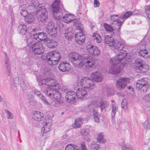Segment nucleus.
I'll return each mask as SVG.
<instances>
[{
    "label": "nucleus",
    "instance_id": "18",
    "mask_svg": "<svg viewBox=\"0 0 150 150\" xmlns=\"http://www.w3.org/2000/svg\"><path fill=\"white\" fill-rule=\"evenodd\" d=\"M90 76L93 80L98 82H101L103 79L102 74L98 71H96L92 73Z\"/></svg>",
    "mask_w": 150,
    "mask_h": 150
},
{
    "label": "nucleus",
    "instance_id": "21",
    "mask_svg": "<svg viewBox=\"0 0 150 150\" xmlns=\"http://www.w3.org/2000/svg\"><path fill=\"white\" fill-rule=\"evenodd\" d=\"M58 68L61 71L67 72L70 69L71 66L68 62H63L59 64Z\"/></svg>",
    "mask_w": 150,
    "mask_h": 150
},
{
    "label": "nucleus",
    "instance_id": "47",
    "mask_svg": "<svg viewBox=\"0 0 150 150\" xmlns=\"http://www.w3.org/2000/svg\"><path fill=\"white\" fill-rule=\"evenodd\" d=\"M122 148V150H132L131 146L125 144H123Z\"/></svg>",
    "mask_w": 150,
    "mask_h": 150
},
{
    "label": "nucleus",
    "instance_id": "17",
    "mask_svg": "<svg viewBox=\"0 0 150 150\" xmlns=\"http://www.w3.org/2000/svg\"><path fill=\"white\" fill-rule=\"evenodd\" d=\"M75 40L76 42L79 44L82 45L85 40V37L83 35V33L81 30L76 33L75 36Z\"/></svg>",
    "mask_w": 150,
    "mask_h": 150
},
{
    "label": "nucleus",
    "instance_id": "6",
    "mask_svg": "<svg viewBox=\"0 0 150 150\" xmlns=\"http://www.w3.org/2000/svg\"><path fill=\"white\" fill-rule=\"evenodd\" d=\"M133 13L131 11H128L122 16H121L118 19V15H111L110 16V21L111 23L116 25V29L117 30L120 29V26L123 23L124 20L120 21L119 19H126L129 17Z\"/></svg>",
    "mask_w": 150,
    "mask_h": 150
},
{
    "label": "nucleus",
    "instance_id": "35",
    "mask_svg": "<svg viewBox=\"0 0 150 150\" xmlns=\"http://www.w3.org/2000/svg\"><path fill=\"white\" fill-rule=\"evenodd\" d=\"M18 28L20 33L23 35L26 33L27 29L26 26L23 24L19 25Z\"/></svg>",
    "mask_w": 150,
    "mask_h": 150
},
{
    "label": "nucleus",
    "instance_id": "11",
    "mask_svg": "<svg viewBox=\"0 0 150 150\" xmlns=\"http://www.w3.org/2000/svg\"><path fill=\"white\" fill-rule=\"evenodd\" d=\"M129 82L130 79L129 78H121L116 81L115 84L116 88L119 91L124 89Z\"/></svg>",
    "mask_w": 150,
    "mask_h": 150
},
{
    "label": "nucleus",
    "instance_id": "22",
    "mask_svg": "<svg viewBox=\"0 0 150 150\" xmlns=\"http://www.w3.org/2000/svg\"><path fill=\"white\" fill-rule=\"evenodd\" d=\"M64 36L67 40H71L74 34L72 32V29L71 28H66L64 33Z\"/></svg>",
    "mask_w": 150,
    "mask_h": 150
},
{
    "label": "nucleus",
    "instance_id": "42",
    "mask_svg": "<svg viewBox=\"0 0 150 150\" xmlns=\"http://www.w3.org/2000/svg\"><path fill=\"white\" fill-rule=\"evenodd\" d=\"M41 87L42 88L43 91L46 94H47L48 96L50 97L53 96L52 93H51V92H49V91L50 90V88H48V89L47 88H44V87H43V86H41Z\"/></svg>",
    "mask_w": 150,
    "mask_h": 150
},
{
    "label": "nucleus",
    "instance_id": "49",
    "mask_svg": "<svg viewBox=\"0 0 150 150\" xmlns=\"http://www.w3.org/2000/svg\"><path fill=\"white\" fill-rule=\"evenodd\" d=\"M5 112L7 114V118L8 119H12L13 118V115L11 112L8 110H6Z\"/></svg>",
    "mask_w": 150,
    "mask_h": 150
},
{
    "label": "nucleus",
    "instance_id": "3",
    "mask_svg": "<svg viewBox=\"0 0 150 150\" xmlns=\"http://www.w3.org/2000/svg\"><path fill=\"white\" fill-rule=\"evenodd\" d=\"M32 6L36 8V15L38 19L42 22L45 21L48 18V14L45 7V4L40 3L38 0H35L33 2Z\"/></svg>",
    "mask_w": 150,
    "mask_h": 150
},
{
    "label": "nucleus",
    "instance_id": "28",
    "mask_svg": "<svg viewBox=\"0 0 150 150\" xmlns=\"http://www.w3.org/2000/svg\"><path fill=\"white\" fill-rule=\"evenodd\" d=\"M105 42L109 46H114L115 42L113 38L108 35L105 37Z\"/></svg>",
    "mask_w": 150,
    "mask_h": 150
},
{
    "label": "nucleus",
    "instance_id": "63",
    "mask_svg": "<svg viewBox=\"0 0 150 150\" xmlns=\"http://www.w3.org/2000/svg\"><path fill=\"white\" fill-rule=\"evenodd\" d=\"M2 98L1 97V96L0 95V102H2Z\"/></svg>",
    "mask_w": 150,
    "mask_h": 150
},
{
    "label": "nucleus",
    "instance_id": "51",
    "mask_svg": "<svg viewBox=\"0 0 150 150\" xmlns=\"http://www.w3.org/2000/svg\"><path fill=\"white\" fill-rule=\"evenodd\" d=\"M91 148L93 149L96 150L100 148V147L98 144H92L91 145Z\"/></svg>",
    "mask_w": 150,
    "mask_h": 150
},
{
    "label": "nucleus",
    "instance_id": "29",
    "mask_svg": "<svg viewBox=\"0 0 150 150\" xmlns=\"http://www.w3.org/2000/svg\"><path fill=\"white\" fill-rule=\"evenodd\" d=\"M43 126L41 132H43V134L45 133L46 134L49 131L50 129L51 123L50 122L44 121L43 123Z\"/></svg>",
    "mask_w": 150,
    "mask_h": 150
},
{
    "label": "nucleus",
    "instance_id": "48",
    "mask_svg": "<svg viewBox=\"0 0 150 150\" xmlns=\"http://www.w3.org/2000/svg\"><path fill=\"white\" fill-rule=\"evenodd\" d=\"M145 13L147 15V17L150 20V5L146 7L145 10Z\"/></svg>",
    "mask_w": 150,
    "mask_h": 150
},
{
    "label": "nucleus",
    "instance_id": "30",
    "mask_svg": "<svg viewBox=\"0 0 150 150\" xmlns=\"http://www.w3.org/2000/svg\"><path fill=\"white\" fill-rule=\"evenodd\" d=\"M139 54L140 56L145 58H150V52H149L146 49H140L139 52Z\"/></svg>",
    "mask_w": 150,
    "mask_h": 150
},
{
    "label": "nucleus",
    "instance_id": "50",
    "mask_svg": "<svg viewBox=\"0 0 150 150\" xmlns=\"http://www.w3.org/2000/svg\"><path fill=\"white\" fill-rule=\"evenodd\" d=\"M144 128L146 129H150V124L148 121H145L144 124Z\"/></svg>",
    "mask_w": 150,
    "mask_h": 150
},
{
    "label": "nucleus",
    "instance_id": "34",
    "mask_svg": "<svg viewBox=\"0 0 150 150\" xmlns=\"http://www.w3.org/2000/svg\"><path fill=\"white\" fill-rule=\"evenodd\" d=\"M60 89L58 88L52 90L53 97L56 99L60 98L61 97V95L60 93Z\"/></svg>",
    "mask_w": 150,
    "mask_h": 150
},
{
    "label": "nucleus",
    "instance_id": "16",
    "mask_svg": "<svg viewBox=\"0 0 150 150\" xmlns=\"http://www.w3.org/2000/svg\"><path fill=\"white\" fill-rule=\"evenodd\" d=\"M75 90L77 91L76 92L77 98L81 99H85L87 96L86 91L84 89L76 88Z\"/></svg>",
    "mask_w": 150,
    "mask_h": 150
},
{
    "label": "nucleus",
    "instance_id": "59",
    "mask_svg": "<svg viewBox=\"0 0 150 150\" xmlns=\"http://www.w3.org/2000/svg\"><path fill=\"white\" fill-rule=\"evenodd\" d=\"M60 89L63 92H65L67 90V86H63L62 87L60 86Z\"/></svg>",
    "mask_w": 150,
    "mask_h": 150
},
{
    "label": "nucleus",
    "instance_id": "38",
    "mask_svg": "<svg viewBox=\"0 0 150 150\" xmlns=\"http://www.w3.org/2000/svg\"><path fill=\"white\" fill-rule=\"evenodd\" d=\"M25 21L28 23H30L33 22L34 21V18L33 15L30 14L29 13L28 15L25 18Z\"/></svg>",
    "mask_w": 150,
    "mask_h": 150
},
{
    "label": "nucleus",
    "instance_id": "54",
    "mask_svg": "<svg viewBox=\"0 0 150 150\" xmlns=\"http://www.w3.org/2000/svg\"><path fill=\"white\" fill-rule=\"evenodd\" d=\"M49 103V105H47L50 106V107L53 108L54 107H56L57 106V104L56 102L54 101H52L51 103Z\"/></svg>",
    "mask_w": 150,
    "mask_h": 150
},
{
    "label": "nucleus",
    "instance_id": "33",
    "mask_svg": "<svg viewBox=\"0 0 150 150\" xmlns=\"http://www.w3.org/2000/svg\"><path fill=\"white\" fill-rule=\"evenodd\" d=\"M112 121H114L115 120V114L117 110L118 107L116 104L115 103H112Z\"/></svg>",
    "mask_w": 150,
    "mask_h": 150
},
{
    "label": "nucleus",
    "instance_id": "32",
    "mask_svg": "<svg viewBox=\"0 0 150 150\" xmlns=\"http://www.w3.org/2000/svg\"><path fill=\"white\" fill-rule=\"evenodd\" d=\"M52 11L60 9L62 8V6H63L62 5H60L59 0H55L52 3Z\"/></svg>",
    "mask_w": 150,
    "mask_h": 150
},
{
    "label": "nucleus",
    "instance_id": "55",
    "mask_svg": "<svg viewBox=\"0 0 150 150\" xmlns=\"http://www.w3.org/2000/svg\"><path fill=\"white\" fill-rule=\"evenodd\" d=\"M93 118L95 122L98 123L99 122L100 119L99 116V115L97 116L96 115L94 116V117H93Z\"/></svg>",
    "mask_w": 150,
    "mask_h": 150
},
{
    "label": "nucleus",
    "instance_id": "19",
    "mask_svg": "<svg viewBox=\"0 0 150 150\" xmlns=\"http://www.w3.org/2000/svg\"><path fill=\"white\" fill-rule=\"evenodd\" d=\"M94 105L97 108H100L101 110L102 111L103 109H105L108 106L109 103L107 102L102 100L100 101H96Z\"/></svg>",
    "mask_w": 150,
    "mask_h": 150
},
{
    "label": "nucleus",
    "instance_id": "4",
    "mask_svg": "<svg viewBox=\"0 0 150 150\" xmlns=\"http://www.w3.org/2000/svg\"><path fill=\"white\" fill-rule=\"evenodd\" d=\"M40 76L39 80H41V82L39 83V85L43 86V87L48 89L51 88V90L60 89V85L55 79L51 77H47L42 79L41 75Z\"/></svg>",
    "mask_w": 150,
    "mask_h": 150
},
{
    "label": "nucleus",
    "instance_id": "10",
    "mask_svg": "<svg viewBox=\"0 0 150 150\" xmlns=\"http://www.w3.org/2000/svg\"><path fill=\"white\" fill-rule=\"evenodd\" d=\"M143 62L140 59H137L135 61L134 65L137 72L144 73L149 70V66L144 64Z\"/></svg>",
    "mask_w": 150,
    "mask_h": 150
},
{
    "label": "nucleus",
    "instance_id": "45",
    "mask_svg": "<svg viewBox=\"0 0 150 150\" xmlns=\"http://www.w3.org/2000/svg\"><path fill=\"white\" fill-rule=\"evenodd\" d=\"M127 101L126 99H124L123 100L121 103V107L123 108H127Z\"/></svg>",
    "mask_w": 150,
    "mask_h": 150
},
{
    "label": "nucleus",
    "instance_id": "14",
    "mask_svg": "<svg viewBox=\"0 0 150 150\" xmlns=\"http://www.w3.org/2000/svg\"><path fill=\"white\" fill-rule=\"evenodd\" d=\"M76 94L73 91H70L67 93L65 96L66 101L70 103H72L75 100Z\"/></svg>",
    "mask_w": 150,
    "mask_h": 150
},
{
    "label": "nucleus",
    "instance_id": "20",
    "mask_svg": "<svg viewBox=\"0 0 150 150\" xmlns=\"http://www.w3.org/2000/svg\"><path fill=\"white\" fill-rule=\"evenodd\" d=\"M46 30L47 32L52 35L57 32V27L55 26L54 23L52 22H49L47 25Z\"/></svg>",
    "mask_w": 150,
    "mask_h": 150
},
{
    "label": "nucleus",
    "instance_id": "25",
    "mask_svg": "<svg viewBox=\"0 0 150 150\" xmlns=\"http://www.w3.org/2000/svg\"><path fill=\"white\" fill-rule=\"evenodd\" d=\"M80 132L83 139L86 141L89 142L90 141L91 136L86 129H81Z\"/></svg>",
    "mask_w": 150,
    "mask_h": 150
},
{
    "label": "nucleus",
    "instance_id": "56",
    "mask_svg": "<svg viewBox=\"0 0 150 150\" xmlns=\"http://www.w3.org/2000/svg\"><path fill=\"white\" fill-rule=\"evenodd\" d=\"M57 102L59 104H62L64 102V99L63 98H60L57 99Z\"/></svg>",
    "mask_w": 150,
    "mask_h": 150
},
{
    "label": "nucleus",
    "instance_id": "13",
    "mask_svg": "<svg viewBox=\"0 0 150 150\" xmlns=\"http://www.w3.org/2000/svg\"><path fill=\"white\" fill-rule=\"evenodd\" d=\"M5 57L4 58V62L6 67V73L8 76H10L11 74V66L9 57L6 52H4Z\"/></svg>",
    "mask_w": 150,
    "mask_h": 150
},
{
    "label": "nucleus",
    "instance_id": "43",
    "mask_svg": "<svg viewBox=\"0 0 150 150\" xmlns=\"http://www.w3.org/2000/svg\"><path fill=\"white\" fill-rule=\"evenodd\" d=\"M104 27L105 30L107 31L111 32L113 30V29L112 27L107 23L104 24Z\"/></svg>",
    "mask_w": 150,
    "mask_h": 150
},
{
    "label": "nucleus",
    "instance_id": "53",
    "mask_svg": "<svg viewBox=\"0 0 150 150\" xmlns=\"http://www.w3.org/2000/svg\"><path fill=\"white\" fill-rule=\"evenodd\" d=\"M143 99L146 102H150V93L144 96Z\"/></svg>",
    "mask_w": 150,
    "mask_h": 150
},
{
    "label": "nucleus",
    "instance_id": "9",
    "mask_svg": "<svg viewBox=\"0 0 150 150\" xmlns=\"http://www.w3.org/2000/svg\"><path fill=\"white\" fill-rule=\"evenodd\" d=\"M149 80L146 78H144L138 80L136 83L137 88L143 92H146L149 86Z\"/></svg>",
    "mask_w": 150,
    "mask_h": 150
},
{
    "label": "nucleus",
    "instance_id": "26",
    "mask_svg": "<svg viewBox=\"0 0 150 150\" xmlns=\"http://www.w3.org/2000/svg\"><path fill=\"white\" fill-rule=\"evenodd\" d=\"M43 115L42 112L36 111L33 113L32 117L34 120L37 121H40L43 119Z\"/></svg>",
    "mask_w": 150,
    "mask_h": 150
},
{
    "label": "nucleus",
    "instance_id": "1",
    "mask_svg": "<svg viewBox=\"0 0 150 150\" xmlns=\"http://www.w3.org/2000/svg\"><path fill=\"white\" fill-rule=\"evenodd\" d=\"M68 57L69 60L74 66L80 68H93L97 65L96 61L93 60L92 57L88 55L82 57L77 53L72 52Z\"/></svg>",
    "mask_w": 150,
    "mask_h": 150
},
{
    "label": "nucleus",
    "instance_id": "5",
    "mask_svg": "<svg viewBox=\"0 0 150 150\" xmlns=\"http://www.w3.org/2000/svg\"><path fill=\"white\" fill-rule=\"evenodd\" d=\"M27 46L31 48L34 53L37 55H40L43 52L42 44L40 42H35L31 38L27 39Z\"/></svg>",
    "mask_w": 150,
    "mask_h": 150
},
{
    "label": "nucleus",
    "instance_id": "40",
    "mask_svg": "<svg viewBox=\"0 0 150 150\" xmlns=\"http://www.w3.org/2000/svg\"><path fill=\"white\" fill-rule=\"evenodd\" d=\"M65 150H79L78 147L71 144H68L65 148Z\"/></svg>",
    "mask_w": 150,
    "mask_h": 150
},
{
    "label": "nucleus",
    "instance_id": "15",
    "mask_svg": "<svg viewBox=\"0 0 150 150\" xmlns=\"http://www.w3.org/2000/svg\"><path fill=\"white\" fill-rule=\"evenodd\" d=\"M32 40L33 41L36 40L38 41V42H40V41H41L46 42L47 40H48V39L47 38V35L45 33L41 32L34 34L33 39Z\"/></svg>",
    "mask_w": 150,
    "mask_h": 150
},
{
    "label": "nucleus",
    "instance_id": "12",
    "mask_svg": "<svg viewBox=\"0 0 150 150\" xmlns=\"http://www.w3.org/2000/svg\"><path fill=\"white\" fill-rule=\"evenodd\" d=\"M86 47L87 50L92 55L98 56L100 53V51L98 48L92 45H88Z\"/></svg>",
    "mask_w": 150,
    "mask_h": 150
},
{
    "label": "nucleus",
    "instance_id": "37",
    "mask_svg": "<svg viewBox=\"0 0 150 150\" xmlns=\"http://www.w3.org/2000/svg\"><path fill=\"white\" fill-rule=\"evenodd\" d=\"M98 141L100 143L103 144L106 142V140L104 138L103 133L99 134L97 137Z\"/></svg>",
    "mask_w": 150,
    "mask_h": 150
},
{
    "label": "nucleus",
    "instance_id": "2",
    "mask_svg": "<svg viewBox=\"0 0 150 150\" xmlns=\"http://www.w3.org/2000/svg\"><path fill=\"white\" fill-rule=\"evenodd\" d=\"M127 54L126 51H120L114 57L111 59L110 62L112 66L109 69V73L117 74L122 70L126 63L124 62L123 64L122 61L126 56Z\"/></svg>",
    "mask_w": 150,
    "mask_h": 150
},
{
    "label": "nucleus",
    "instance_id": "23",
    "mask_svg": "<svg viewBox=\"0 0 150 150\" xmlns=\"http://www.w3.org/2000/svg\"><path fill=\"white\" fill-rule=\"evenodd\" d=\"M64 9L61 8L55 11H52L53 17L57 20H60L62 19Z\"/></svg>",
    "mask_w": 150,
    "mask_h": 150
},
{
    "label": "nucleus",
    "instance_id": "46",
    "mask_svg": "<svg viewBox=\"0 0 150 150\" xmlns=\"http://www.w3.org/2000/svg\"><path fill=\"white\" fill-rule=\"evenodd\" d=\"M20 13L21 15L23 16L25 18L28 15L27 11L25 9H22L20 11Z\"/></svg>",
    "mask_w": 150,
    "mask_h": 150
},
{
    "label": "nucleus",
    "instance_id": "61",
    "mask_svg": "<svg viewBox=\"0 0 150 150\" xmlns=\"http://www.w3.org/2000/svg\"><path fill=\"white\" fill-rule=\"evenodd\" d=\"M21 86L22 87H23L24 88H26V84L24 83V82H23V84H21Z\"/></svg>",
    "mask_w": 150,
    "mask_h": 150
},
{
    "label": "nucleus",
    "instance_id": "58",
    "mask_svg": "<svg viewBox=\"0 0 150 150\" xmlns=\"http://www.w3.org/2000/svg\"><path fill=\"white\" fill-rule=\"evenodd\" d=\"M93 117L96 116H96L98 115V110L96 109L93 110Z\"/></svg>",
    "mask_w": 150,
    "mask_h": 150
},
{
    "label": "nucleus",
    "instance_id": "36",
    "mask_svg": "<svg viewBox=\"0 0 150 150\" xmlns=\"http://www.w3.org/2000/svg\"><path fill=\"white\" fill-rule=\"evenodd\" d=\"M82 124V118H79L75 120V122L73 125V127L79 128Z\"/></svg>",
    "mask_w": 150,
    "mask_h": 150
},
{
    "label": "nucleus",
    "instance_id": "60",
    "mask_svg": "<svg viewBox=\"0 0 150 150\" xmlns=\"http://www.w3.org/2000/svg\"><path fill=\"white\" fill-rule=\"evenodd\" d=\"M73 22H74V24L73 25H75L76 26H78L79 25V22L78 21H77L76 20H75V18L74 19V20H73Z\"/></svg>",
    "mask_w": 150,
    "mask_h": 150
},
{
    "label": "nucleus",
    "instance_id": "64",
    "mask_svg": "<svg viewBox=\"0 0 150 150\" xmlns=\"http://www.w3.org/2000/svg\"><path fill=\"white\" fill-rule=\"evenodd\" d=\"M22 77L23 78L22 80L23 81L24 80V78H25V76H24L23 75Z\"/></svg>",
    "mask_w": 150,
    "mask_h": 150
},
{
    "label": "nucleus",
    "instance_id": "52",
    "mask_svg": "<svg viewBox=\"0 0 150 150\" xmlns=\"http://www.w3.org/2000/svg\"><path fill=\"white\" fill-rule=\"evenodd\" d=\"M81 150H87L86 147L85 143L83 141H82L81 143Z\"/></svg>",
    "mask_w": 150,
    "mask_h": 150
},
{
    "label": "nucleus",
    "instance_id": "27",
    "mask_svg": "<svg viewBox=\"0 0 150 150\" xmlns=\"http://www.w3.org/2000/svg\"><path fill=\"white\" fill-rule=\"evenodd\" d=\"M75 18L74 15L70 14H67L63 16L62 20L66 23H69L73 21Z\"/></svg>",
    "mask_w": 150,
    "mask_h": 150
},
{
    "label": "nucleus",
    "instance_id": "62",
    "mask_svg": "<svg viewBox=\"0 0 150 150\" xmlns=\"http://www.w3.org/2000/svg\"><path fill=\"white\" fill-rule=\"evenodd\" d=\"M99 16H100V17H102L103 16V13L102 11L99 12Z\"/></svg>",
    "mask_w": 150,
    "mask_h": 150
},
{
    "label": "nucleus",
    "instance_id": "39",
    "mask_svg": "<svg viewBox=\"0 0 150 150\" xmlns=\"http://www.w3.org/2000/svg\"><path fill=\"white\" fill-rule=\"evenodd\" d=\"M93 38L95 42H96L97 43H100L102 40L100 36L98 34L96 33L93 34Z\"/></svg>",
    "mask_w": 150,
    "mask_h": 150
},
{
    "label": "nucleus",
    "instance_id": "41",
    "mask_svg": "<svg viewBox=\"0 0 150 150\" xmlns=\"http://www.w3.org/2000/svg\"><path fill=\"white\" fill-rule=\"evenodd\" d=\"M47 42L48 44V45L50 47L54 48L57 45V43L54 41V40L48 39L47 40Z\"/></svg>",
    "mask_w": 150,
    "mask_h": 150
},
{
    "label": "nucleus",
    "instance_id": "57",
    "mask_svg": "<svg viewBox=\"0 0 150 150\" xmlns=\"http://www.w3.org/2000/svg\"><path fill=\"white\" fill-rule=\"evenodd\" d=\"M94 4L95 7H98L100 5L99 1L98 0H94Z\"/></svg>",
    "mask_w": 150,
    "mask_h": 150
},
{
    "label": "nucleus",
    "instance_id": "31",
    "mask_svg": "<svg viewBox=\"0 0 150 150\" xmlns=\"http://www.w3.org/2000/svg\"><path fill=\"white\" fill-rule=\"evenodd\" d=\"M125 43L123 41H118L115 42L113 47L116 49L119 50H123L122 49L125 47Z\"/></svg>",
    "mask_w": 150,
    "mask_h": 150
},
{
    "label": "nucleus",
    "instance_id": "8",
    "mask_svg": "<svg viewBox=\"0 0 150 150\" xmlns=\"http://www.w3.org/2000/svg\"><path fill=\"white\" fill-rule=\"evenodd\" d=\"M77 84L78 86L80 85L83 88L91 90L95 86V82L93 80L89 77H84L80 81V83Z\"/></svg>",
    "mask_w": 150,
    "mask_h": 150
},
{
    "label": "nucleus",
    "instance_id": "24",
    "mask_svg": "<svg viewBox=\"0 0 150 150\" xmlns=\"http://www.w3.org/2000/svg\"><path fill=\"white\" fill-rule=\"evenodd\" d=\"M33 91L34 93L39 97L40 99L44 104L46 105H49V103L41 93L39 91L36 89H35L33 90Z\"/></svg>",
    "mask_w": 150,
    "mask_h": 150
},
{
    "label": "nucleus",
    "instance_id": "7",
    "mask_svg": "<svg viewBox=\"0 0 150 150\" xmlns=\"http://www.w3.org/2000/svg\"><path fill=\"white\" fill-rule=\"evenodd\" d=\"M60 58L61 55L59 52L53 51L47 54L46 61L49 64L53 66L58 63Z\"/></svg>",
    "mask_w": 150,
    "mask_h": 150
},
{
    "label": "nucleus",
    "instance_id": "44",
    "mask_svg": "<svg viewBox=\"0 0 150 150\" xmlns=\"http://www.w3.org/2000/svg\"><path fill=\"white\" fill-rule=\"evenodd\" d=\"M12 84L15 87L19 86L20 85L19 78L18 77L15 78L13 80V83H12Z\"/></svg>",
    "mask_w": 150,
    "mask_h": 150
}]
</instances>
